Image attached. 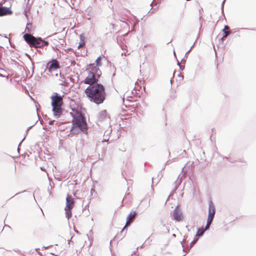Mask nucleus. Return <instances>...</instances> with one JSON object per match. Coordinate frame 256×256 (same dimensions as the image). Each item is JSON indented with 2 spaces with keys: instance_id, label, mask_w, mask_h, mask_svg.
<instances>
[{
  "instance_id": "1",
  "label": "nucleus",
  "mask_w": 256,
  "mask_h": 256,
  "mask_svg": "<svg viewBox=\"0 0 256 256\" xmlns=\"http://www.w3.org/2000/svg\"><path fill=\"white\" fill-rule=\"evenodd\" d=\"M85 93L91 102L97 104L104 102L106 94L104 86L100 84L90 85L86 89Z\"/></svg>"
},
{
  "instance_id": "2",
  "label": "nucleus",
  "mask_w": 256,
  "mask_h": 256,
  "mask_svg": "<svg viewBox=\"0 0 256 256\" xmlns=\"http://www.w3.org/2000/svg\"><path fill=\"white\" fill-rule=\"evenodd\" d=\"M70 114L72 117V126L71 133L78 134L80 132H87V125L84 115L78 110L72 109Z\"/></svg>"
},
{
  "instance_id": "3",
  "label": "nucleus",
  "mask_w": 256,
  "mask_h": 256,
  "mask_svg": "<svg viewBox=\"0 0 256 256\" xmlns=\"http://www.w3.org/2000/svg\"><path fill=\"white\" fill-rule=\"evenodd\" d=\"M86 72L88 76L84 80V83L90 85L98 84V78L102 74L99 68L95 66L94 64H90L87 66Z\"/></svg>"
},
{
  "instance_id": "4",
  "label": "nucleus",
  "mask_w": 256,
  "mask_h": 256,
  "mask_svg": "<svg viewBox=\"0 0 256 256\" xmlns=\"http://www.w3.org/2000/svg\"><path fill=\"white\" fill-rule=\"evenodd\" d=\"M62 97L58 95V93H54L51 96L52 106L54 116L56 118H58L62 112Z\"/></svg>"
},
{
  "instance_id": "5",
  "label": "nucleus",
  "mask_w": 256,
  "mask_h": 256,
  "mask_svg": "<svg viewBox=\"0 0 256 256\" xmlns=\"http://www.w3.org/2000/svg\"><path fill=\"white\" fill-rule=\"evenodd\" d=\"M216 213L215 206L212 201L209 202L208 206V214L207 218L206 224V226L205 230H208L210 228V225L212 224V220L214 216Z\"/></svg>"
},
{
  "instance_id": "6",
  "label": "nucleus",
  "mask_w": 256,
  "mask_h": 256,
  "mask_svg": "<svg viewBox=\"0 0 256 256\" xmlns=\"http://www.w3.org/2000/svg\"><path fill=\"white\" fill-rule=\"evenodd\" d=\"M48 44V42L43 40L40 38H36L34 37L32 46H34L36 48H41L47 46Z\"/></svg>"
},
{
  "instance_id": "7",
  "label": "nucleus",
  "mask_w": 256,
  "mask_h": 256,
  "mask_svg": "<svg viewBox=\"0 0 256 256\" xmlns=\"http://www.w3.org/2000/svg\"><path fill=\"white\" fill-rule=\"evenodd\" d=\"M175 220L180 221L182 218V211L179 208L178 206H176L173 212Z\"/></svg>"
},
{
  "instance_id": "8",
  "label": "nucleus",
  "mask_w": 256,
  "mask_h": 256,
  "mask_svg": "<svg viewBox=\"0 0 256 256\" xmlns=\"http://www.w3.org/2000/svg\"><path fill=\"white\" fill-rule=\"evenodd\" d=\"M74 200L68 194L66 198V206L65 208L72 209L74 206Z\"/></svg>"
},
{
  "instance_id": "9",
  "label": "nucleus",
  "mask_w": 256,
  "mask_h": 256,
  "mask_svg": "<svg viewBox=\"0 0 256 256\" xmlns=\"http://www.w3.org/2000/svg\"><path fill=\"white\" fill-rule=\"evenodd\" d=\"M136 213L135 212H131L128 215L127 218H126V222L124 226V228L126 226H129L130 223L134 220L135 216H136Z\"/></svg>"
},
{
  "instance_id": "10",
  "label": "nucleus",
  "mask_w": 256,
  "mask_h": 256,
  "mask_svg": "<svg viewBox=\"0 0 256 256\" xmlns=\"http://www.w3.org/2000/svg\"><path fill=\"white\" fill-rule=\"evenodd\" d=\"M60 68L59 64L56 60H53L52 64H50L48 70L50 72H52L55 70L58 69Z\"/></svg>"
},
{
  "instance_id": "11",
  "label": "nucleus",
  "mask_w": 256,
  "mask_h": 256,
  "mask_svg": "<svg viewBox=\"0 0 256 256\" xmlns=\"http://www.w3.org/2000/svg\"><path fill=\"white\" fill-rule=\"evenodd\" d=\"M24 38L26 42L28 44H29L31 46L32 44V42H34V37L32 36L30 34H25L24 36Z\"/></svg>"
},
{
  "instance_id": "12",
  "label": "nucleus",
  "mask_w": 256,
  "mask_h": 256,
  "mask_svg": "<svg viewBox=\"0 0 256 256\" xmlns=\"http://www.w3.org/2000/svg\"><path fill=\"white\" fill-rule=\"evenodd\" d=\"M64 210H66V218L68 220L71 218L72 216V209H67L66 208H64Z\"/></svg>"
},
{
  "instance_id": "13",
  "label": "nucleus",
  "mask_w": 256,
  "mask_h": 256,
  "mask_svg": "<svg viewBox=\"0 0 256 256\" xmlns=\"http://www.w3.org/2000/svg\"><path fill=\"white\" fill-rule=\"evenodd\" d=\"M205 230V228H199L198 230V232L196 235V236H202L203 235L204 233V232L205 230Z\"/></svg>"
},
{
  "instance_id": "14",
  "label": "nucleus",
  "mask_w": 256,
  "mask_h": 256,
  "mask_svg": "<svg viewBox=\"0 0 256 256\" xmlns=\"http://www.w3.org/2000/svg\"><path fill=\"white\" fill-rule=\"evenodd\" d=\"M101 58L100 56H98L95 62L96 64V66L98 67V66H101Z\"/></svg>"
},
{
  "instance_id": "15",
  "label": "nucleus",
  "mask_w": 256,
  "mask_h": 256,
  "mask_svg": "<svg viewBox=\"0 0 256 256\" xmlns=\"http://www.w3.org/2000/svg\"><path fill=\"white\" fill-rule=\"evenodd\" d=\"M222 31L224 32V35L223 36L222 38H224L230 34V31H228V30H226L223 29Z\"/></svg>"
},
{
  "instance_id": "16",
  "label": "nucleus",
  "mask_w": 256,
  "mask_h": 256,
  "mask_svg": "<svg viewBox=\"0 0 256 256\" xmlns=\"http://www.w3.org/2000/svg\"><path fill=\"white\" fill-rule=\"evenodd\" d=\"M222 31L224 32V35L223 36L222 38H224L230 34V31H228V30H226L223 29Z\"/></svg>"
},
{
  "instance_id": "17",
  "label": "nucleus",
  "mask_w": 256,
  "mask_h": 256,
  "mask_svg": "<svg viewBox=\"0 0 256 256\" xmlns=\"http://www.w3.org/2000/svg\"><path fill=\"white\" fill-rule=\"evenodd\" d=\"M80 41L84 42V34H80Z\"/></svg>"
},
{
  "instance_id": "18",
  "label": "nucleus",
  "mask_w": 256,
  "mask_h": 256,
  "mask_svg": "<svg viewBox=\"0 0 256 256\" xmlns=\"http://www.w3.org/2000/svg\"><path fill=\"white\" fill-rule=\"evenodd\" d=\"M197 240H198V238H196V240H194L192 242H191V243L190 244V247L192 246L196 242Z\"/></svg>"
},
{
  "instance_id": "19",
  "label": "nucleus",
  "mask_w": 256,
  "mask_h": 256,
  "mask_svg": "<svg viewBox=\"0 0 256 256\" xmlns=\"http://www.w3.org/2000/svg\"><path fill=\"white\" fill-rule=\"evenodd\" d=\"M84 44V42H82L80 41V43L78 48H80V47L83 46Z\"/></svg>"
},
{
  "instance_id": "20",
  "label": "nucleus",
  "mask_w": 256,
  "mask_h": 256,
  "mask_svg": "<svg viewBox=\"0 0 256 256\" xmlns=\"http://www.w3.org/2000/svg\"><path fill=\"white\" fill-rule=\"evenodd\" d=\"M194 46V44H192V46L190 47V49L186 52V58L187 57V56H186L187 54L190 52V51L192 50V48H193Z\"/></svg>"
},
{
  "instance_id": "21",
  "label": "nucleus",
  "mask_w": 256,
  "mask_h": 256,
  "mask_svg": "<svg viewBox=\"0 0 256 256\" xmlns=\"http://www.w3.org/2000/svg\"><path fill=\"white\" fill-rule=\"evenodd\" d=\"M101 114L104 116L106 114V110H103L101 112Z\"/></svg>"
},
{
  "instance_id": "22",
  "label": "nucleus",
  "mask_w": 256,
  "mask_h": 256,
  "mask_svg": "<svg viewBox=\"0 0 256 256\" xmlns=\"http://www.w3.org/2000/svg\"><path fill=\"white\" fill-rule=\"evenodd\" d=\"M224 30H229V27L228 26H225L224 27Z\"/></svg>"
},
{
  "instance_id": "23",
  "label": "nucleus",
  "mask_w": 256,
  "mask_h": 256,
  "mask_svg": "<svg viewBox=\"0 0 256 256\" xmlns=\"http://www.w3.org/2000/svg\"><path fill=\"white\" fill-rule=\"evenodd\" d=\"M178 66H180V68L181 69V70H183L184 69V67H183L182 68V66H180V62H179L178 60Z\"/></svg>"
},
{
  "instance_id": "24",
  "label": "nucleus",
  "mask_w": 256,
  "mask_h": 256,
  "mask_svg": "<svg viewBox=\"0 0 256 256\" xmlns=\"http://www.w3.org/2000/svg\"><path fill=\"white\" fill-rule=\"evenodd\" d=\"M130 53H127V52H122V55H124V56H127V55H128L130 54Z\"/></svg>"
},
{
  "instance_id": "25",
  "label": "nucleus",
  "mask_w": 256,
  "mask_h": 256,
  "mask_svg": "<svg viewBox=\"0 0 256 256\" xmlns=\"http://www.w3.org/2000/svg\"><path fill=\"white\" fill-rule=\"evenodd\" d=\"M54 122V120H50V121L48 122V124H49L50 125H52V124H53Z\"/></svg>"
},
{
  "instance_id": "26",
  "label": "nucleus",
  "mask_w": 256,
  "mask_h": 256,
  "mask_svg": "<svg viewBox=\"0 0 256 256\" xmlns=\"http://www.w3.org/2000/svg\"><path fill=\"white\" fill-rule=\"evenodd\" d=\"M32 126H30V127L28 128V130H26V133H28V130H29L32 128Z\"/></svg>"
},
{
  "instance_id": "27",
  "label": "nucleus",
  "mask_w": 256,
  "mask_h": 256,
  "mask_svg": "<svg viewBox=\"0 0 256 256\" xmlns=\"http://www.w3.org/2000/svg\"><path fill=\"white\" fill-rule=\"evenodd\" d=\"M25 138H26V137H24V138L22 140V141L20 142V143L19 145H20V144H22V141L25 139Z\"/></svg>"
},
{
  "instance_id": "28",
  "label": "nucleus",
  "mask_w": 256,
  "mask_h": 256,
  "mask_svg": "<svg viewBox=\"0 0 256 256\" xmlns=\"http://www.w3.org/2000/svg\"><path fill=\"white\" fill-rule=\"evenodd\" d=\"M31 26V24H27L26 28H28V26Z\"/></svg>"
},
{
  "instance_id": "29",
  "label": "nucleus",
  "mask_w": 256,
  "mask_h": 256,
  "mask_svg": "<svg viewBox=\"0 0 256 256\" xmlns=\"http://www.w3.org/2000/svg\"><path fill=\"white\" fill-rule=\"evenodd\" d=\"M225 0H224L222 1V6L224 5V2Z\"/></svg>"
},
{
  "instance_id": "30",
  "label": "nucleus",
  "mask_w": 256,
  "mask_h": 256,
  "mask_svg": "<svg viewBox=\"0 0 256 256\" xmlns=\"http://www.w3.org/2000/svg\"><path fill=\"white\" fill-rule=\"evenodd\" d=\"M48 248V246H46H46H44V248H45V249Z\"/></svg>"
},
{
  "instance_id": "31",
  "label": "nucleus",
  "mask_w": 256,
  "mask_h": 256,
  "mask_svg": "<svg viewBox=\"0 0 256 256\" xmlns=\"http://www.w3.org/2000/svg\"><path fill=\"white\" fill-rule=\"evenodd\" d=\"M174 54L176 56V53L174 50Z\"/></svg>"
},
{
  "instance_id": "32",
  "label": "nucleus",
  "mask_w": 256,
  "mask_h": 256,
  "mask_svg": "<svg viewBox=\"0 0 256 256\" xmlns=\"http://www.w3.org/2000/svg\"><path fill=\"white\" fill-rule=\"evenodd\" d=\"M126 66L128 67V63L126 64Z\"/></svg>"
},
{
  "instance_id": "33",
  "label": "nucleus",
  "mask_w": 256,
  "mask_h": 256,
  "mask_svg": "<svg viewBox=\"0 0 256 256\" xmlns=\"http://www.w3.org/2000/svg\"><path fill=\"white\" fill-rule=\"evenodd\" d=\"M36 124V122H35V123H34V124H32V126H34Z\"/></svg>"
},
{
  "instance_id": "34",
  "label": "nucleus",
  "mask_w": 256,
  "mask_h": 256,
  "mask_svg": "<svg viewBox=\"0 0 256 256\" xmlns=\"http://www.w3.org/2000/svg\"><path fill=\"white\" fill-rule=\"evenodd\" d=\"M36 124V122H35V123H34V124H32V126H34Z\"/></svg>"
},
{
  "instance_id": "35",
  "label": "nucleus",
  "mask_w": 256,
  "mask_h": 256,
  "mask_svg": "<svg viewBox=\"0 0 256 256\" xmlns=\"http://www.w3.org/2000/svg\"><path fill=\"white\" fill-rule=\"evenodd\" d=\"M36 124V122H35V123H34V124H32V126H34Z\"/></svg>"
},
{
  "instance_id": "36",
  "label": "nucleus",
  "mask_w": 256,
  "mask_h": 256,
  "mask_svg": "<svg viewBox=\"0 0 256 256\" xmlns=\"http://www.w3.org/2000/svg\"><path fill=\"white\" fill-rule=\"evenodd\" d=\"M36 124V122H35V123H34V124H32V126H34Z\"/></svg>"
}]
</instances>
